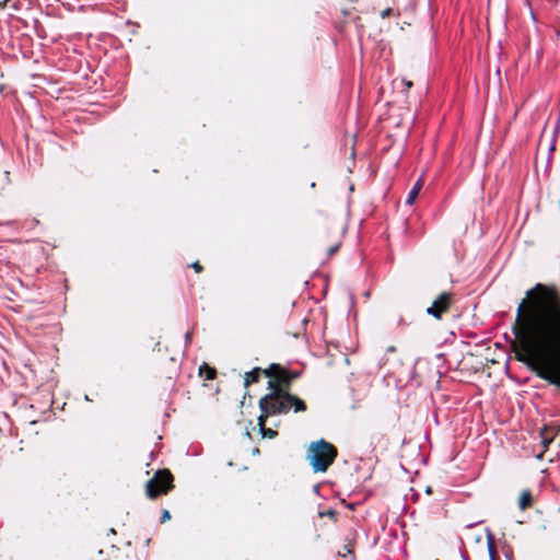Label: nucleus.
<instances>
[{
  "mask_svg": "<svg viewBox=\"0 0 560 560\" xmlns=\"http://www.w3.org/2000/svg\"><path fill=\"white\" fill-rule=\"evenodd\" d=\"M515 359L560 390V290L536 283L516 308Z\"/></svg>",
  "mask_w": 560,
  "mask_h": 560,
  "instance_id": "nucleus-1",
  "label": "nucleus"
},
{
  "mask_svg": "<svg viewBox=\"0 0 560 560\" xmlns=\"http://www.w3.org/2000/svg\"><path fill=\"white\" fill-rule=\"evenodd\" d=\"M266 377L269 378L267 388L269 393L264 395L258 402L260 411L269 415L305 412L307 406L299 396L291 394L287 368L279 363H271L267 368Z\"/></svg>",
  "mask_w": 560,
  "mask_h": 560,
  "instance_id": "nucleus-2",
  "label": "nucleus"
},
{
  "mask_svg": "<svg viewBox=\"0 0 560 560\" xmlns=\"http://www.w3.org/2000/svg\"><path fill=\"white\" fill-rule=\"evenodd\" d=\"M337 455V447L324 439L312 442L306 452V458L314 472H326Z\"/></svg>",
  "mask_w": 560,
  "mask_h": 560,
  "instance_id": "nucleus-3",
  "label": "nucleus"
},
{
  "mask_svg": "<svg viewBox=\"0 0 560 560\" xmlns=\"http://www.w3.org/2000/svg\"><path fill=\"white\" fill-rule=\"evenodd\" d=\"M174 488V476L168 469L158 470L145 483V494L150 499L167 494Z\"/></svg>",
  "mask_w": 560,
  "mask_h": 560,
  "instance_id": "nucleus-4",
  "label": "nucleus"
},
{
  "mask_svg": "<svg viewBox=\"0 0 560 560\" xmlns=\"http://www.w3.org/2000/svg\"><path fill=\"white\" fill-rule=\"evenodd\" d=\"M343 235V226L335 222H328L325 225L324 234L322 235V243L327 244V255L331 257L335 255L340 246Z\"/></svg>",
  "mask_w": 560,
  "mask_h": 560,
  "instance_id": "nucleus-5",
  "label": "nucleus"
},
{
  "mask_svg": "<svg viewBox=\"0 0 560 560\" xmlns=\"http://www.w3.org/2000/svg\"><path fill=\"white\" fill-rule=\"evenodd\" d=\"M455 303V295L452 292H442L433 301L432 305L427 308V313L435 319H442L444 314L451 311Z\"/></svg>",
  "mask_w": 560,
  "mask_h": 560,
  "instance_id": "nucleus-6",
  "label": "nucleus"
},
{
  "mask_svg": "<svg viewBox=\"0 0 560 560\" xmlns=\"http://www.w3.org/2000/svg\"><path fill=\"white\" fill-rule=\"evenodd\" d=\"M267 369L254 368L244 374V387L248 388L252 384L258 383L260 377L266 376Z\"/></svg>",
  "mask_w": 560,
  "mask_h": 560,
  "instance_id": "nucleus-7",
  "label": "nucleus"
},
{
  "mask_svg": "<svg viewBox=\"0 0 560 560\" xmlns=\"http://www.w3.org/2000/svg\"><path fill=\"white\" fill-rule=\"evenodd\" d=\"M272 416L273 415L260 411V416L258 417V427L264 438L272 439L277 435V431L266 427L267 419Z\"/></svg>",
  "mask_w": 560,
  "mask_h": 560,
  "instance_id": "nucleus-8",
  "label": "nucleus"
},
{
  "mask_svg": "<svg viewBox=\"0 0 560 560\" xmlns=\"http://www.w3.org/2000/svg\"><path fill=\"white\" fill-rule=\"evenodd\" d=\"M533 505V494L529 490H523L520 499H518V506L521 510H526L528 508H532Z\"/></svg>",
  "mask_w": 560,
  "mask_h": 560,
  "instance_id": "nucleus-9",
  "label": "nucleus"
},
{
  "mask_svg": "<svg viewBox=\"0 0 560 560\" xmlns=\"http://www.w3.org/2000/svg\"><path fill=\"white\" fill-rule=\"evenodd\" d=\"M199 374L202 376L206 381H211L215 378L217 371L214 368H211L207 363H203L199 369Z\"/></svg>",
  "mask_w": 560,
  "mask_h": 560,
  "instance_id": "nucleus-10",
  "label": "nucleus"
},
{
  "mask_svg": "<svg viewBox=\"0 0 560 560\" xmlns=\"http://www.w3.org/2000/svg\"><path fill=\"white\" fill-rule=\"evenodd\" d=\"M423 186V183L421 179H418L416 182V184L413 185L412 189L409 191L408 194V197H407V205H412L415 202V200L417 199L421 188Z\"/></svg>",
  "mask_w": 560,
  "mask_h": 560,
  "instance_id": "nucleus-11",
  "label": "nucleus"
},
{
  "mask_svg": "<svg viewBox=\"0 0 560 560\" xmlns=\"http://www.w3.org/2000/svg\"><path fill=\"white\" fill-rule=\"evenodd\" d=\"M487 540H488V551H489L490 560H500V558L498 556L497 546H495L493 536L488 535Z\"/></svg>",
  "mask_w": 560,
  "mask_h": 560,
  "instance_id": "nucleus-12",
  "label": "nucleus"
},
{
  "mask_svg": "<svg viewBox=\"0 0 560 560\" xmlns=\"http://www.w3.org/2000/svg\"><path fill=\"white\" fill-rule=\"evenodd\" d=\"M354 534L352 535L351 538H347V544L342 547V551H338V555L341 556V557H347L348 555H352L353 553V549H354Z\"/></svg>",
  "mask_w": 560,
  "mask_h": 560,
  "instance_id": "nucleus-13",
  "label": "nucleus"
},
{
  "mask_svg": "<svg viewBox=\"0 0 560 560\" xmlns=\"http://www.w3.org/2000/svg\"><path fill=\"white\" fill-rule=\"evenodd\" d=\"M541 439H542V444L545 446H547L549 443L552 442L553 440V435L552 434H549V428L545 427L541 431Z\"/></svg>",
  "mask_w": 560,
  "mask_h": 560,
  "instance_id": "nucleus-14",
  "label": "nucleus"
},
{
  "mask_svg": "<svg viewBox=\"0 0 560 560\" xmlns=\"http://www.w3.org/2000/svg\"><path fill=\"white\" fill-rule=\"evenodd\" d=\"M287 376L289 378L290 387L292 388L293 382L301 376V372L300 371H291V370L287 369Z\"/></svg>",
  "mask_w": 560,
  "mask_h": 560,
  "instance_id": "nucleus-15",
  "label": "nucleus"
},
{
  "mask_svg": "<svg viewBox=\"0 0 560 560\" xmlns=\"http://www.w3.org/2000/svg\"><path fill=\"white\" fill-rule=\"evenodd\" d=\"M319 517H324V516H327L329 518H331L332 521H337V512L332 509H329L327 511H324V512H319Z\"/></svg>",
  "mask_w": 560,
  "mask_h": 560,
  "instance_id": "nucleus-16",
  "label": "nucleus"
},
{
  "mask_svg": "<svg viewBox=\"0 0 560 560\" xmlns=\"http://www.w3.org/2000/svg\"><path fill=\"white\" fill-rule=\"evenodd\" d=\"M190 267L196 271V272H201L203 270V267L200 265L199 261H195L190 265Z\"/></svg>",
  "mask_w": 560,
  "mask_h": 560,
  "instance_id": "nucleus-17",
  "label": "nucleus"
},
{
  "mask_svg": "<svg viewBox=\"0 0 560 560\" xmlns=\"http://www.w3.org/2000/svg\"><path fill=\"white\" fill-rule=\"evenodd\" d=\"M171 518V514L167 510H164L162 512V516H161V523H165L166 521H168Z\"/></svg>",
  "mask_w": 560,
  "mask_h": 560,
  "instance_id": "nucleus-18",
  "label": "nucleus"
},
{
  "mask_svg": "<svg viewBox=\"0 0 560 560\" xmlns=\"http://www.w3.org/2000/svg\"><path fill=\"white\" fill-rule=\"evenodd\" d=\"M390 14H392V9H390V8H387V9H385V10H383V11L381 12V18H382V19H385V18L389 16Z\"/></svg>",
  "mask_w": 560,
  "mask_h": 560,
  "instance_id": "nucleus-19",
  "label": "nucleus"
},
{
  "mask_svg": "<svg viewBox=\"0 0 560 560\" xmlns=\"http://www.w3.org/2000/svg\"><path fill=\"white\" fill-rule=\"evenodd\" d=\"M405 85H406L407 89H410L412 86V82L411 81H406Z\"/></svg>",
  "mask_w": 560,
  "mask_h": 560,
  "instance_id": "nucleus-20",
  "label": "nucleus"
},
{
  "mask_svg": "<svg viewBox=\"0 0 560 560\" xmlns=\"http://www.w3.org/2000/svg\"><path fill=\"white\" fill-rule=\"evenodd\" d=\"M8 1H9V0H3L2 2H0V7L5 5V3H7Z\"/></svg>",
  "mask_w": 560,
  "mask_h": 560,
  "instance_id": "nucleus-21",
  "label": "nucleus"
},
{
  "mask_svg": "<svg viewBox=\"0 0 560 560\" xmlns=\"http://www.w3.org/2000/svg\"><path fill=\"white\" fill-rule=\"evenodd\" d=\"M109 533L116 535V530L114 528H110Z\"/></svg>",
  "mask_w": 560,
  "mask_h": 560,
  "instance_id": "nucleus-22",
  "label": "nucleus"
},
{
  "mask_svg": "<svg viewBox=\"0 0 560 560\" xmlns=\"http://www.w3.org/2000/svg\"><path fill=\"white\" fill-rule=\"evenodd\" d=\"M388 351H395V348L392 346L388 348Z\"/></svg>",
  "mask_w": 560,
  "mask_h": 560,
  "instance_id": "nucleus-23",
  "label": "nucleus"
}]
</instances>
